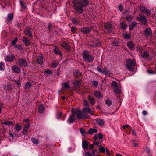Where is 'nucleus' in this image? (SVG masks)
Wrapping results in <instances>:
<instances>
[{
    "label": "nucleus",
    "instance_id": "nucleus-1",
    "mask_svg": "<svg viewBox=\"0 0 156 156\" xmlns=\"http://www.w3.org/2000/svg\"><path fill=\"white\" fill-rule=\"evenodd\" d=\"M72 4L74 9L78 13L81 14L83 11V8L86 7L88 4V2L87 0H73Z\"/></svg>",
    "mask_w": 156,
    "mask_h": 156
},
{
    "label": "nucleus",
    "instance_id": "nucleus-2",
    "mask_svg": "<svg viewBox=\"0 0 156 156\" xmlns=\"http://www.w3.org/2000/svg\"><path fill=\"white\" fill-rule=\"evenodd\" d=\"M83 60L87 62L90 63L93 60V56L87 51L83 52Z\"/></svg>",
    "mask_w": 156,
    "mask_h": 156
},
{
    "label": "nucleus",
    "instance_id": "nucleus-3",
    "mask_svg": "<svg viewBox=\"0 0 156 156\" xmlns=\"http://www.w3.org/2000/svg\"><path fill=\"white\" fill-rule=\"evenodd\" d=\"M126 66L128 70L130 71H133L134 69V66L136 65L135 61L133 60L128 59L126 61Z\"/></svg>",
    "mask_w": 156,
    "mask_h": 156
},
{
    "label": "nucleus",
    "instance_id": "nucleus-4",
    "mask_svg": "<svg viewBox=\"0 0 156 156\" xmlns=\"http://www.w3.org/2000/svg\"><path fill=\"white\" fill-rule=\"evenodd\" d=\"M75 113L76 114L77 118L78 119H84L87 117V115L83 112V110L82 111L79 110H77L75 112Z\"/></svg>",
    "mask_w": 156,
    "mask_h": 156
},
{
    "label": "nucleus",
    "instance_id": "nucleus-5",
    "mask_svg": "<svg viewBox=\"0 0 156 156\" xmlns=\"http://www.w3.org/2000/svg\"><path fill=\"white\" fill-rule=\"evenodd\" d=\"M97 69L99 72L105 74L107 76H109L110 74V71L107 67H104L102 70L101 66H99L98 67Z\"/></svg>",
    "mask_w": 156,
    "mask_h": 156
},
{
    "label": "nucleus",
    "instance_id": "nucleus-6",
    "mask_svg": "<svg viewBox=\"0 0 156 156\" xmlns=\"http://www.w3.org/2000/svg\"><path fill=\"white\" fill-rule=\"evenodd\" d=\"M18 64L20 66L23 67H26L27 65V62L25 59L23 58H19L18 59Z\"/></svg>",
    "mask_w": 156,
    "mask_h": 156
},
{
    "label": "nucleus",
    "instance_id": "nucleus-7",
    "mask_svg": "<svg viewBox=\"0 0 156 156\" xmlns=\"http://www.w3.org/2000/svg\"><path fill=\"white\" fill-rule=\"evenodd\" d=\"M75 112L73 110L72 111V115H70L67 120V122L69 123H73L75 120Z\"/></svg>",
    "mask_w": 156,
    "mask_h": 156
},
{
    "label": "nucleus",
    "instance_id": "nucleus-8",
    "mask_svg": "<svg viewBox=\"0 0 156 156\" xmlns=\"http://www.w3.org/2000/svg\"><path fill=\"white\" fill-rule=\"evenodd\" d=\"M15 60V56L13 55H7L6 58H5V61L9 62H13Z\"/></svg>",
    "mask_w": 156,
    "mask_h": 156
},
{
    "label": "nucleus",
    "instance_id": "nucleus-9",
    "mask_svg": "<svg viewBox=\"0 0 156 156\" xmlns=\"http://www.w3.org/2000/svg\"><path fill=\"white\" fill-rule=\"evenodd\" d=\"M104 26L105 29L107 30L108 33H110L111 32L112 28V25L111 23H105V24Z\"/></svg>",
    "mask_w": 156,
    "mask_h": 156
},
{
    "label": "nucleus",
    "instance_id": "nucleus-10",
    "mask_svg": "<svg viewBox=\"0 0 156 156\" xmlns=\"http://www.w3.org/2000/svg\"><path fill=\"white\" fill-rule=\"evenodd\" d=\"M137 19L139 21H141L144 24H146L147 23L146 18L144 16H140L137 18Z\"/></svg>",
    "mask_w": 156,
    "mask_h": 156
},
{
    "label": "nucleus",
    "instance_id": "nucleus-11",
    "mask_svg": "<svg viewBox=\"0 0 156 156\" xmlns=\"http://www.w3.org/2000/svg\"><path fill=\"white\" fill-rule=\"evenodd\" d=\"M54 47L53 51L55 54H58L60 56H62V53L59 48L56 46H54Z\"/></svg>",
    "mask_w": 156,
    "mask_h": 156
},
{
    "label": "nucleus",
    "instance_id": "nucleus-12",
    "mask_svg": "<svg viewBox=\"0 0 156 156\" xmlns=\"http://www.w3.org/2000/svg\"><path fill=\"white\" fill-rule=\"evenodd\" d=\"M91 28L89 27H82L80 29L81 32L84 34H87L90 33L91 30Z\"/></svg>",
    "mask_w": 156,
    "mask_h": 156
},
{
    "label": "nucleus",
    "instance_id": "nucleus-13",
    "mask_svg": "<svg viewBox=\"0 0 156 156\" xmlns=\"http://www.w3.org/2000/svg\"><path fill=\"white\" fill-rule=\"evenodd\" d=\"M37 62L38 64L41 65H42L44 62L43 56L42 55L38 56L37 58Z\"/></svg>",
    "mask_w": 156,
    "mask_h": 156
},
{
    "label": "nucleus",
    "instance_id": "nucleus-14",
    "mask_svg": "<svg viewBox=\"0 0 156 156\" xmlns=\"http://www.w3.org/2000/svg\"><path fill=\"white\" fill-rule=\"evenodd\" d=\"M83 111L85 114L88 112L91 115H93V112L91 111V108L89 107H85L83 108Z\"/></svg>",
    "mask_w": 156,
    "mask_h": 156
},
{
    "label": "nucleus",
    "instance_id": "nucleus-15",
    "mask_svg": "<svg viewBox=\"0 0 156 156\" xmlns=\"http://www.w3.org/2000/svg\"><path fill=\"white\" fill-rule=\"evenodd\" d=\"M61 46L66 49L69 50L70 48V46L69 44L66 41H64L61 44Z\"/></svg>",
    "mask_w": 156,
    "mask_h": 156
},
{
    "label": "nucleus",
    "instance_id": "nucleus-16",
    "mask_svg": "<svg viewBox=\"0 0 156 156\" xmlns=\"http://www.w3.org/2000/svg\"><path fill=\"white\" fill-rule=\"evenodd\" d=\"M81 81L76 80L73 82L74 87L75 88H78L80 87L81 84Z\"/></svg>",
    "mask_w": 156,
    "mask_h": 156
},
{
    "label": "nucleus",
    "instance_id": "nucleus-17",
    "mask_svg": "<svg viewBox=\"0 0 156 156\" xmlns=\"http://www.w3.org/2000/svg\"><path fill=\"white\" fill-rule=\"evenodd\" d=\"M31 31V29L30 28H29L25 30V33L26 35H28L30 37H31L32 36Z\"/></svg>",
    "mask_w": 156,
    "mask_h": 156
},
{
    "label": "nucleus",
    "instance_id": "nucleus-18",
    "mask_svg": "<svg viewBox=\"0 0 156 156\" xmlns=\"http://www.w3.org/2000/svg\"><path fill=\"white\" fill-rule=\"evenodd\" d=\"M151 30L150 28L146 29L145 30V34L147 37L151 36Z\"/></svg>",
    "mask_w": 156,
    "mask_h": 156
},
{
    "label": "nucleus",
    "instance_id": "nucleus-19",
    "mask_svg": "<svg viewBox=\"0 0 156 156\" xmlns=\"http://www.w3.org/2000/svg\"><path fill=\"white\" fill-rule=\"evenodd\" d=\"M88 99L92 105H94L95 104V98L94 97H92L90 95L88 97Z\"/></svg>",
    "mask_w": 156,
    "mask_h": 156
},
{
    "label": "nucleus",
    "instance_id": "nucleus-20",
    "mask_svg": "<svg viewBox=\"0 0 156 156\" xmlns=\"http://www.w3.org/2000/svg\"><path fill=\"white\" fill-rule=\"evenodd\" d=\"M12 69L13 71L16 73H19L20 71V69L16 65L13 66Z\"/></svg>",
    "mask_w": 156,
    "mask_h": 156
},
{
    "label": "nucleus",
    "instance_id": "nucleus-21",
    "mask_svg": "<svg viewBox=\"0 0 156 156\" xmlns=\"http://www.w3.org/2000/svg\"><path fill=\"white\" fill-rule=\"evenodd\" d=\"M127 46L129 49H132L134 47V44L133 41H129L127 43Z\"/></svg>",
    "mask_w": 156,
    "mask_h": 156
},
{
    "label": "nucleus",
    "instance_id": "nucleus-22",
    "mask_svg": "<svg viewBox=\"0 0 156 156\" xmlns=\"http://www.w3.org/2000/svg\"><path fill=\"white\" fill-rule=\"evenodd\" d=\"M88 143L86 140H84L82 142V146L83 149H85L87 148L88 146Z\"/></svg>",
    "mask_w": 156,
    "mask_h": 156
},
{
    "label": "nucleus",
    "instance_id": "nucleus-23",
    "mask_svg": "<svg viewBox=\"0 0 156 156\" xmlns=\"http://www.w3.org/2000/svg\"><path fill=\"white\" fill-rule=\"evenodd\" d=\"M96 122L97 123V124L101 126H102L104 125V122L103 119H96Z\"/></svg>",
    "mask_w": 156,
    "mask_h": 156
},
{
    "label": "nucleus",
    "instance_id": "nucleus-24",
    "mask_svg": "<svg viewBox=\"0 0 156 156\" xmlns=\"http://www.w3.org/2000/svg\"><path fill=\"white\" fill-rule=\"evenodd\" d=\"M94 95L97 98H101V94L100 92L98 91H95L94 93Z\"/></svg>",
    "mask_w": 156,
    "mask_h": 156
},
{
    "label": "nucleus",
    "instance_id": "nucleus-25",
    "mask_svg": "<svg viewBox=\"0 0 156 156\" xmlns=\"http://www.w3.org/2000/svg\"><path fill=\"white\" fill-rule=\"evenodd\" d=\"M23 41L26 46L29 45L30 44V41L28 40L27 38L25 37H23Z\"/></svg>",
    "mask_w": 156,
    "mask_h": 156
},
{
    "label": "nucleus",
    "instance_id": "nucleus-26",
    "mask_svg": "<svg viewBox=\"0 0 156 156\" xmlns=\"http://www.w3.org/2000/svg\"><path fill=\"white\" fill-rule=\"evenodd\" d=\"M149 53L146 51H144L141 55V57L143 58H146L149 56Z\"/></svg>",
    "mask_w": 156,
    "mask_h": 156
},
{
    "label": "nucleus",
    "instance_id": "nucleus-27",
    "mask_svg": "<svg viewBox=\"0 0 156 156\" xmlns=\"http://www.w3.org/2000/svg\"><path fill=\"white\" fill-rule=\"evenodd\" d=\"M2 124L7 125L8 126L12 125L13 124V122L11 121H6L2 122Z\"/></svg>",
    "mask_w": 156,
    "mask_h": 156
},
{
    "label": "nucleus",
    "instance_id": "nucleus-28",
    "mask_svg": "<svg viewBox=\"0 0 156 156\" xmlns=\"http://www.w3.org/2000/svg\"><path fill=\"white\" fill-rule=\"evenodd\" d=\"M120 25L121 28L123 30L126 29L127 27V25L122 22L120 23Z\"/></svg>",
    "mask_w": 156,
    "mask_h": 156
},
{
    "label": "nucleus",
    "instance_id": "nucleus-29",
    "mask_svg": "<svg viewBox=\"0 0 156 156\" xmlns=\"http://www.w3.org/2000/svg\"><path fill=\"white\" fill-rule=\"evenodd\" d=\"M58 64V63L57 61H55L52 63L51 68H55L57 67Z\"/></svg>",
    "mask_w": 156,
    "mask_h": 156
},
{
    "label": "nucleus",
    "instance_id": "nucleus-30",
    "mask_svg": "<svg viewBox=\"0 0 156 156\" xmlns=\"http://www.w3.org/2000/svg\"><path fill=\"white\" fill-rule=\"evenodd\" d=\"M39 112L40 113H43L44 110V107L43 105H40L39 106Z\"/></svg>",
    "mask_w": 156,
    "mask_h": 156
},
{
    "label": "nucleus",
    "instance_id": "nucleus-31",
    "mask_svg": "<svg viewBox=\"0 0 156 156\" xmlns=\"http://www.w3.org/2000/svg\"><path fill=\"white\" fill-rule=\"evenodd\" d=\"M32 84L30 82H26L25 84V88L26 89L30 88L32 87Z\"/></svg>",
    "mask_w": 156,
    "mask_h": 156
},
{
    "label": "nucleus",
    "instance_id": "nucleus-32",
    "mask_svg": "<svg viewBox=\"0 0 156 156\" xmlns=\"http://www.w3.org/2000/svg\"><path fill=\"white\" fill-rule=\"evenodd\" d=\"M13 19V15L12 14H9L8 15L7 17L6 18V20L8 21H10L12 20Z\"/></svg>",
    "mask_w": 156,
    "mask_h": 156
},
{
    "label": "nucleus",
    "instance_id": "nucleus-33",
    "mask_svg": "<svg viewBox=\"0 0 156 156\" xmlns=\"http://www.w3.org/2000/svg\"><path fill=\"white\" fill-rule=\"evenodd\" d=\"M31 140L32 142L34 144H38L39 143V140L37 139L34 138L32 137L31 139Z\"/></svg>",
    "mask_w": 156,
    "mask_h": 156
},
{
    "label": "nucleus",
    "instance_id": "nucleus-34",
    "mask_svg": "<svg viewBox=\"0 0 156 156\" xmlns=\"http://www.w3.org/2000/svg\"><path fill=\"white\" fill-rule=\"evenodd\" d=\"M97 132V130L96 129H93L90 128L88 130V132L89 134H92L94 133H96Z\"/></svg>",
    "mask_w": 156,
    "mask_h": 156
},
{
    "label": "nucleus",
    "instance_id": "nucleus-35",
    "mask_svg": "<svg viewBox=\"0 0 156 156\" xmlns=\"http://www.w3.org/2000/svg\"><path fill=\"white\" fill-rule=\"evenodd\" d=\"M114 91L115 93L116 94H119L120 93L121 90L119 88L117 87H115L114 89Z\"/></svg>",
    "mask_w": 156,
    "mask_h": 156
},
{
    "label": "nucleus",
    "instance_id": "nucleus-36",
    "mask_svg": "<svg viewBox=\"0 0 156 156\" xmlns=\"http://www.w3.org/2000/svg\"><path fill=\"white\" fill-rule=\"evenodd\" d=\"M21 129L22 126H21L18 124H16V125L15 129L16 131H19Z\"/></svg>",
    "mask_w": 156,
    "mask_h": 156
},
{
    "label": "nucleus",
    "instance_id": "nucleus-37",
    "mask_svg": "<svg viewBox=\"0 0 156 156\" xmlns=\"http://www.w3.org/2000/svg\"><path fill=\"white\" fill-rule=\"evenodd\" d=\"M136 23L135 22L133 23L131 25H130L129 27V30H132L135 26Z\"/></svg>",
    "mask_w": 156,
    "mask_h": 156
},
{
    "label": "nucleus",
    "instance_id": "nucleus-38",
    "mask_svg": "<svg viewBox=\"0 0 156 156\" xmlns=\"http://www.w3.org/2000/svg\"><path fill=\"white\" fill-rule=\"evenodd\" d=\"M72 22L75 25H77L79 22L78 20L75 18L72 19Z\"/></svg>",
    "mask_w": 156,
    "mask_h": 156
},
{
    "label": "nucleus",
    "instance_id": "nucleus-39",
    "mask_svg": "<svg viewBox=\"0 0 156 156\" xmlns=\"http://www.w3.org/2000/svg\"><path fill=\"white\" fill-rule=\"evenodd\" d=\"M20 3L21 8L23 9H25L26 8V6L25 5V4L23 2V0H20Z\"/></svg>",
    "mask_w": 156,
    "mask_h": 156
},
{
    "label": "nucleus",
    "instance_id": "nucleus-40",
    "mask_svg": "<svg viewBox=\"0 0 156 156\" xmlns=\"http://www.w3.org/2000/svg\"><path fill=\"white\" fill-rule=\"evenodd\" d=\"M4 64H3L2 62H0V70H4Z\"/></svg>",
    "mask_w": 156,
    "mask_h": 156
},
{
    "label": "nucleus",
    "instance_id": "nucleus-41",
    "mask_svg": "<svg viewBox=\"0 0 156 156\" xmlns=\"http://www.w3.org/2000/svg\"><path fill=\"white\" fill-rule=\"evenodd\" d=\"M63 87L64 89H68L70 87L69 86L68 83H64Z\"/></svg>",
    "mask_w": 156,
    "mask_h": 156
},
{
    "label": "nucleus",
    "instance_id": "nucleus-42",
    "mask_svg": "<svg viewBox=\"0 0 156 156\" xmlns=\"http://www.w3.org/2000/svg\"><path fill=\"white\" fill-rule=\"evenodd\" d=\"M112 87H114V88L117 87H118L117 83L116 82L114 81H113L112 82Z\"/></svg>",
    "mask_w": 156,
    "mask_h": 156
},
{
    "label": "nucleus",
    "instance_id": "nucleus-43",
    "mask_svg": "<svg viewBox=\"0 0 156 156\" xmlns=\"http://www.w3.org/2000/svg\"><path fill=\"white\" fill-rule=\"evenodd\" d=\"M147 9L146 8L144 7L141 6L140 8V10L141 12H145Z\"/></svg>",
    "mask_w": 156,
    "mask_h": 156
},
{
    "label": "nucleus",
    "instance_id": "nucleus-44",
    "mask_svg": "<svg viewBox=\"0 0 156 156\" xmlns=\"http://www.w3.org/2000/svg\"><path fill=\"white\" fill-rule=\"evenodd\" d=\"M98 84V82L96 81H93L92 82V84L93 86L97 87Z\"/></svg>",
    "mask_w": 156,
    "mask_h": 156
},
{
    "label": "nucleus",
    "instance_id": "nucleus-45",
    "mask_svg": "<svg viewBox=\"0 0 156 156\" xmlns=\"http://www.w3.org/2000/svg\"><path fill=\"white\" fill-rule=\"evenodd\" d=\"M17 41H18V38H15L14 39L13 41L12 42H11L12 44L13 45H15L16 44V42H17Z\"/></svg>",
    "mask_w": 156,
    "mask_h": 156
},
{
    "label": "nucleus",
    "instance_id": "nucleus-46",
    "mask_svg": "<svg viewBox=\"0 0 156 156\" xmlns=\"http://www.w3.org/2000/svg\"><path fill=\"white\" fill-rule=\"evenodd\" d=\"M80 132L81 134L83 135H85V132L84 130L82 128H81L80 129Z\"/></svg>",
    "mask_w": 156,
    "mask_h": 156
},
{
    "label": "nucleus",
    "instance_id": "nucleus-47",
    "mask_svg": "<svg viewBox=\"0 0 156 156\" xmlns=\"http://www.w3.org/2000/svg\"><path fill=\"white\" fill-rule=\"evenodd\" d=\"M105 102V103L108 106L112 104V101L108 99L106 100Z\"/></svg>",
    "mask_w": 156,
    "mask_h": 156
},
{
    "label": "nucleus",
    "instance_id": "nucleus-48",
    "mask_svg": "<svg viewBox=\"0 0 156 156\" xmlns=\"http://www.w3.org/2000/svg\"><path fill=\"white\" fill-rule=\"evenodd\" d=\"M123 37L125 39H129L130 37L129 35L128 34H124Z\"/></svg>",
    "mask_w": 156,
    "mask_h": 156
},
{
    "label": "nucleus",
    "instance_id": "nucleus-49",
    "mask_svg": "<svg viewBox=\"0 0 156 156\" xmlns=\"http://www.w3.org/2000/svg\"><path fill=\"white\" fill-rule=\"evenodd\" d=\"M30 127V125L29 124L26 125L23 127V129L27 130Z\"/></svg>",
    "mask_w": 156,
    "mask_h": 156
},
{
    "label": "nucleus",
    "instance_id": "nucleus-50",
    "mask_svg": "<svg viewBox=\"0 0 156 156\" xmlns=\"http://www.w3.org/2000/svg\"><path fill=\"white\" fill-rule=\"evenodd\" d=\"M80 73H79V71L78 70L75 71V72L74 73V75L76 76H80Z\"/></svg>",
    "mask_w": 156,
    "mask_h": 156
},
{
    "label": "nucleus",
    "instance_id": "nucleus-51",
    "mask_svg": "<svg viewBox=\"0 0 156 156\" xmlns=\"http://www.w3.org/2000/svg\"><path fill=\"white\" fill-rule=\"evenodd\" d=\"M145 12L147 16L150 15L151 13V10H149V9H147Z\"/></svg>",
    "mask_w": 156,
    "mask_h": 156
},
{
    "label": "nucleus",
    "instance_id": "nucleus-52",
    "mask_svg": "<svg viewBox=\"0 0 156 156\" xmlns=\"http://www.w3.org/2000/svg\"><path fill=\"white\" fill-rule=\"evenodd\" d=\"M99 149L100 151L101 152L104 153L105 152V148L103 147L99 148Z\"/></svg>",
    "mask_w": 156,
    "mask_h": 156
},
{
    "label": "nucleus",
    "instance_id": "nucleus-53",
    "mask_svg": "<svg viewBox=\"0 0 156 156\" xmlns=\"http://www.w3.org/2000/svg\"><path fill=\"white\" fill-rule=\"evenodd\" d=\"M77 30V28L76 27H71V31L73 33H75Z\"/></svg>",
    "mask_w": 156,
    "mask_h": 156
},
{
    "label": "nucleus",
    "instance_id": "nucleus-54",
    "mask_svg": "<svg viewBox=\"0 0 156 156\" xmlns=\"http://www.w3.org/2000/svg\"><path fill=\"white\" fill-rule=\"evenodd\" d=\"M44 72L47 74H52V72L49 69H48L44 71Z\"/></svg>",
    "mask_w": 156,
    "mask_h": 156
},
{
    "label": "nucleus",
    "instance_id": "nucleus-55",
    "mask_svg": "<svg viewBox=\"0 0 156 156\" xmlns=\"http://www.w3.org/2000/svg\"><path fill=\"white\" fill-rule=\"evenodd\" d=\"M98 138L100 139H102L103 138V135L102 134L99 133L98 135Z\"/></svg>",
    "mask_w": 156,
    "mask_h": 156
},
{
    "label": "nucleus",
    "instance_id": "nucleus-56",
    "mask_svg": "<svg viewBox=\"0 0 156 156\" xmlns=\"http://www.w3.org/2000/svg\"><path fill=\"white\" fill-rule=\"evenodd\" d=\"M118 8L119 10L120 11H122L123 9V6L121 5H119Z\"/></svg>",
    "mask_w": 156,
    "mask_h": 156
},
{
    "label": "nucleus",
    "instance_id": "nucleus-57",
    "mask_svg": "<svg viewBox=\"0 0 156 156\" xmlns=\"http://www.w3.org/2000/svg\"><path fill=\"white\" fill-rule=\"evenodd\" d=\"M62 115V114L61 113H59L57 115L56 117L58 119H60Z\"/></svg>",
    "mask_w": 156,
    "mask_h": 156
},
{
    "label": "nucleus",
    "instance_id": "nucleus-58",
    "mask_svg": "<svg viewBox=\"0 0 156 156\" xmlns=\"http://www.w3.org/2000/svg\"><path fill=\"white\" fill-rule=\"evenodd\" d=\"M85 156H92V154L90 152H86Z\"/></svg>",
    "mask_w": 156,
    "mask_h": 156
},
{
    "label": "nucleus",
    "instance_id": "nucleus-59",
    "mask_svg": "<svg viewBox=\"0 0 156 156\" xmlns=\"http://www.w3.org/2000/svg\"><path fill=\"white\" fill-rule=\"evenodd\" d=\"M84 105H85V106H88V102L87 101L84 100Z\"/></svg>",
    "mask_w": 156,
    "mask_h": 156
},
{
    "label": "nucleus",
    "instance_id": "nucleus-60",
    "mask_svg": "<svg viewBox=\"0 0 156 156\" xmlns=\"http://www.w3.org/2000/svg\"><path fill=\"white\" fill-rule=\"evenodd\" d=\"M52 27V24L51 23H50L48 24V29L50 30H51V28Z\"/></svg>",
    "mask_w": 156,
    "mask_h": 156
},
{
    "label": "nucleus",
    "instance_id": "nucleus-61",
    "mask_svg": "<svg viewBox=\"0 0 156 156\" xmlns=\"http://www.w3.org/2000/svg\"><path fill=\"white\" fill-rule=\"evenodd\" d=\"M16 50H18L19 49H20V47L19 46L16 45L14 46Z\"/></svg>",
    "mask_w": 156,
    "mask_h": 156
},
{
    "label": "nucleus",
    "instance_id": "nucleus-62",
    "mask_svg": "<svg viewBox=\"0 0 156 156\" xmlns=\"http://www.w3.org/2000/svg\"><path fill=\"white\" fill-rule=\"evenodd\" d=\"M132 142L133 143V144H134V146L135 147H136L138 144L137 143H136L135 142V140H133L132 141Z\"/></svg>",
    "mask_w": 156,
    "mask_h": 156
},
{
    "label": "nucleus",
    "instance_id": "nucleus-63",
    "mask_svg": "<svg viewBox=\"0 0 156 156\" xmlns=\"http://www.w3.org/2000/svg\"><path fill=\"white\" fill-rule=\"evenodd\" d=\"M22 26V24L21 23H18L16 25V27H18L19 28L21 27Z\"/></svg>",
    "mask_w": 156,
    "mask_h": 156
},
{
    "label": "nucleus",
    "instance_id": "nucleus-64",
    "mask_svg": "<svg viewBox=\"0 0 156 156\" xmlns=\"http://www.w3.org/2000/svg\"><path fill=\"white\" fill-rule=\"evenodd\" d=\"M94 147V145L93 144H90L89 146V147L91 149H92Z\"/></svg>",
    "mask_w": 156,
    "mask_h": 156
}]
</instances>
